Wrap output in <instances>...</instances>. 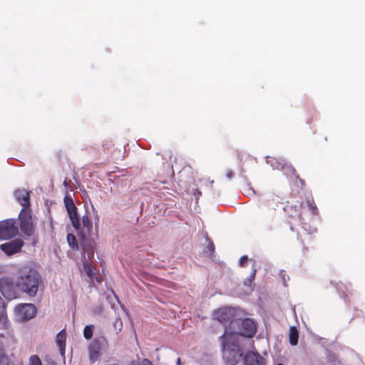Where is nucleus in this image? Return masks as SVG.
<instances>
[{
    "mask_svg": "<svg viewBox=\"0 0 365 365\" xmlns=\"http://www.w3.org/2000/svg\"><path fill=\"white\" fill-rule=\"evenodd\" d=\"M220 339L226 363L230 365L237 364L242 359L246 344L238 341L235 335L223 334Z\"/></svg>",
    "mask_w": 365,
    "mask_h": 365,
    "instance_id": "nucleus-1",
    "label": "nucleus"
},
{
    "mask_svg": "<svg viewBox=\"0 0 365 365\" xmlns=\"http://www.w3.org/2000/svg\"><path fill=\"white\" fill-rule=\"evenodd\" d=\"M257 331V326L255 322L250 319H237L232 327H226L225 331L227 335H235L238 341L245 344L250 343V339L252 338Z\"/></svg>",
    "mask_w": 365,
    "mask_h": 365,
    "instance_id": "nucleus-2",
    "label": "nucleus"
},
{
    "mask_svg": "<svg viewBox=\"0 0 365 365\" xmlns=\"http://www.w3.org/2000/svg\"><path fill=\"white\" fill-rule=\"evenodd\" d=\"M41 282V278L39 274L31 269L26 272H21L16 280V286L23 292L26 293L30 297H34L38 289V286Z\"/></svg>",
    "mask_w": 365,
    "mask_h": 365,
    "instance_id": "nucleus-3",
    "label": "nucleus"
},
{
    "mask_svg": "<svg viewBox=\"0 0 365 365\" xmlns=\"http://www.w3.org/2000/svg\"><path fill=\"white\" fill-rule=\"evenodd\" d=\"M238 310L232 307H222L214 312V319L226 327H232L236 323Z\"/></svg>",
    "mask_w": 365,
    "mask_h": 365,
    "instance_id": "nucleus-4",
    "label": "nucleus"
},
{
    "mask_svg": "<svg viewBox=\"0 0 365 365\" xmlns=\"http://www.w3.org/2000/svg\"><path fill=\"white\" fill-rule=\"evenodd\" d=\"M108 347V341L104 336L96 337L88 346L89 360L91 363L98 361L102 351Z\"/></svg>",
    "mask_w": 365,
    "mask_h": 365,
    "instance_id": "nucleus-5",
    "label": "nucleus"
},
{
    "mask_svg": "<svg viewBox=\"0 0 365 365\" xmlns=\"http://www.w3.org/2000/svg\"><path fill=\"white\" fill-rule=\"evenodd\" d=\"M37 312L36 307L32 304H20L15 308L17 319L25 322L34 318Z\"/></svg>",
    "mask_w": 365,
    "mask_h": 365,
    "instance_id": "nucleus-6",
    "label": "nucleus"
},
{
    "mask_svg": "<svg viewBox=\"0 0 365 365\" xmlns=\"http://www.w3.org/2000/svg\"><path fill=\"white\" fill-rule=\"evenodd\" d=\"M18 233V227L14 219H8L0 222V239L9 240Z\"/></svg>",
    "mask_w": 365,
    "mask_h": 365,
    "instance_id": "nucleus-7",
    "label": "nucleus"
},
{
    "mask_svg": "<svg viewBox=\"0 0 365 365\" xmlns=\"http://www.w3.org/2000/svg\"><path fill=\"white\" fill-rule=\"evenodd\" d=\"M16 287V284L14 285L13 281L9 278L2 277L0 279V292L9 300L18 297Z\"/></svg>",
    "mask_w": 365,
    "mask_h": 365,
    "instance_id": "nucleus-8",
    "label": "nucleus"
},
{
    "mask_svg": "<svg viewBox=\"0 0 365 365\" xmlns=\"http://www.w3.org/2000/svg\"><path fill=\"white\" fill-rule=\"evenodd\" d=\"M64 203L72 226L76 230H80V219L78 215L77 207H76L73 199L71 197L66 196L64 198Z\"/></svg>",
    "mask_w": 365,
    "mask_h": 365,
    "instance_id": "nucleus-9",
    "label": "nucleus"
},
{
    "mask_svg": "<svg viewBox=\"0 0 365 365\" xmlns=\"http://www.w3.org/2000/svg\"><path fill=\"white\" fill-rule=\"evenodd\" d=\"M281 200L282 198L279 195L271 194L259 200L257 206L263 212H272L281 204Z\"/></svg>",
    "mask_w": 365,
    "mask_h": 365,
    "instance_id": "nucleus-10",
    "label": "nucleus"
},
{
    "mask_svg": "<svg viewBox=\"0 0 365 365\" xmlns=\"http://www.w3.org/2000/svg\"><path fill=\"white\" fill-rule=\"evenodd\" d=\"M19 220L20 229L21 232L27 236L33 235L34 233V229L31 221V216L29 213L26 210L22 209L19 214Z\"/></svg>",
    "mask_w": 365,
    "mask_h": 365,
    "instance_id": "nucleus-11",
    "label": "nucleus"
},
{
    "mask_svg": "<svg viewBox=\"0 0 365 365\" xmlns=\"http://www.w3.org/2000/svg\"><path fill=\"white\" fill-rule=\"evenodd\" d=\"M24 242L20 239L14 240L0 245V249L7 255H12L21 251Z\"/></svg>",
    "mask_w": 365,
    "mask_h": 365,
    "instance_id": "nucleus-12",
    "label": "nucleus"
},
{
    "mask_svg": "<svg viewBox=\"0 0 365 365\" xmlns=\"http://www.w3.org/2000/svg\"><path fill=\"white\" fill-rule=\"evenodd\" d=\"M242 360L244 365H265L264 359L254 351H247Z\"/></svg>",
    "mask_w": 365,
    "mask_h": 365,
    "instance_id": "nucleus-13",
    "label": "nucleus"
},
{
    "mask_svg": "<svg viewBox=\"0 0 365 365\" xmlns=\"http://www.w3.org/2000/svg\"><path fill=\"white\" fill-rule=\"evenodd\" d=\"M304 231L299 235L303 246L305 249H308V246L313 244L316 240L317 230L314 229L312 231L307 232L306 227L303 226Z\"/></svg>",
    "mask_w": 365,
    "mask_h": 365,
    "instance_id": "nucleus-14",
    "label": "nucleus"
},
{
    "mask_svg": "<svg viewBox=\"0 0 365 365\" xmlns=\"http://www.w3.org/2000/svg\"><path fill=\"white\" fill-rule=\"evenodd\" d=\"M30 192L26 190L19 189L16 190L14 193L16 200L21 204L24 210L30 207Z\"/></svg>",
    "mask_w": 365,
    "mask_h": 365,
    "instance_id": "nucleus-15",
    "label": "nucleus"
},
{
    "mask_svg": "<svg viewBox=\"0 0 365 365\" xmlns=\"http://www.w3.org/2000/svg\"><path fill=\"white\" fill-rule=\"evenodd\" d=\"M83 270L86 273L87 276L89 277L91 285H94V281L96 280L98 282H101L102 281V278L101 277H97L96 274L94 272V268L92 265L88 262V261L83 262Z\"/></svg>",
    "mask_w": 365,
    "mask_h": 365,
    "instance_id": "nucleus-16",
    "label": "nucleus"
},
{
    "mask_svg": "<svg viewBox=\"0 0 365 365\" xmlns=\"http://www.w3.org/2000/svg\"><path fill=\"white\" fill-rule=\"evenodd\" d=\"M83 257L85 261L91 260L94 257V242H89L83 245Z\"/></svg>",
    "mask_w": 365,
    "mask_h": 365,
    "instance_id": "nucleus-17",
    "label": "nucleus"
},
{
    "mask_svg": "<svg viewBox=\"0 0 365 365\" xmlns=\"http://www.w3.org/2000/svg\"><path fill=\"white\" fill-rule=\"evenodd\" d=\"M82 223H83V236L84 238L89 236L91 233L93 229V223L91 218L85 215L82 217Z\"/></svg>",
    "mask_w": 365,
    "mask_h": 365,
    "instance_id": "nucleus-18",
    "label": "nucleus"
},
{
    "mask_svg": "<svg viewBox=\"0 0 365 365\" xmlns=\"http://www.w3.org/2000/svg\"><path fill=\"white\" fill-rule=\"evenodd\" d=\"M66 332L65 329H62L60 331L56 339V342L59 347L60 351L61 354H64L65 348H66Z\"/></svg>",
    "mask_w": 365,
    "mask_h": 365,
    "instance_id": "nucleus-19",
    "label": "nucleus"
},
{
    "mask_svg": "<svg viewBox=\"0 0 365 365\" xmlns=\"http://www.w3.org/2000/svg\"><path fill=\"white\" fill-rule=\"evenodd\" d=\"M205 242L207 243V245L205 246L204 249V253L209 257L210 258L213 257V255L215 251V246L214 245V242L212 241V240L206 237Z\"/></svg>",
    "mask_w": 365,
    "mask_h": 365,
    "instance_id": "nucleus-20",
    "label": "nucleus"
},
{
    "mask_svg": "<svg viewBox=\"0 0 365 365\" xmlns=\"http://www.w3.org/2000/svg\"><path fill=\"white\" fill-rule=\"evenodd\" d=\"M299 333L295 327H291L289 334V341L291 345L296 346L298 343Z\"/></svg>",
    "mask_w": 365,
    "mask_h": 365,
    "instance_id": "nucleus-21",
    "label": "nucleus"
},
{
    "mask_svg": "<svg viewBox=\"0 0 365 365\" xmlns=\"http://www.w3.org/2000/svg\"><path fill=\"white\" fill-rule=\"evenodd\" d=\"M94 325H86L83 329V336L86 339H91L93 335Z\"/></svg>",
    "mask_w": 365,
    "mask_h": 365,
    "instance_id": "nucleus-22",
    "label": "nucleus"
},
{
    "mask_svg": "<svg viewBox=\"0 0 365 365\" xmlns=\"http://www.w3.org/2000/svg\"><path fill=\"white\" fill-rule=\"evenodd\" d=\"M67 241H68L69 246L73 250L78 249V242H77L76 236L73 234L69 233L67 235Z\"/></svg>",
    "mask_w": 365,
    "mask_h": 365,
    "instance_id": "nucleus-23",
    "label": "nucleus"
},
{
    "mask_svg": "<svg viewBox=\"0 0 365 365\" xmlns=\"http://www.w3.org/2000/svg\"><path fill=\"white\" fill-rule=\"evenodd\" d=\"M283 168L287 172V173H290L292 175L295 176L297 179H299L302 185H304V181L303 180H302L298 175H297V171L294 168L290 167V166H287V167H283Z\"/></svg>",
    "mask_w": 365,
    "mask_h": 365,
    "instance_id": "nucleus-24",
    "label": "nucleus"
},
{
    "mask_svg": "<svg viewBox=\"0 0 365 365\" xmlns=\"http://www.w3.org/2000/svg\"><path fill=\"white\" fill-rule=\"evenodd\" d=\"M307 204L313 214H317L318 209L313 199H307Z\"/></svg>",
    "mask_w": 365,
    "mask_h": 365,
    "instance_id": "nucleus-25",
    "label": "nucleus"
},
{
    "mask_svg": "<svg viewBox=\"0 0 365 365\" xmlns=\"http://www.w3.org/2000/svg\"><path fill=\"white\" fill-rule=\"evenodd\" d=\"M103 150L106 153H109L112 152V150L114 148L113 144L110 141H106L103 144Z\"/></svg>",
    "mask_w": 365,
    "mask_h": 365,
    "instance_id": "nucleus-26",
    "label": "nucleus"
},
{
    "mask_svg": "<svg viewBox=\"0 0 365 365\" xmlns=\"http://www.w3.org/2000/svg\"><path fill=\"white\" fill-rule=\"evenodd\" d=\"M29 365H41V361L37 355H32L29 359Z\"/></svg>",
    "mask_w": 365,
    "mask_h": 365,
    "instance_id": "nucleus-27",
    "label": "nucleus"
},
{
    "mask_svg": "<svg viewBox=\"0 0 365 365\" xmlns=\"http://www.w3.org/2000/svg\"><path fill=\"white\" fill-rule=\"evenodd\" d=\"M113 327L117 331V333L123 329V322L120 318H116L113 322Z\"/></svg>",
    "mask_w": 365,
    "mask_h": 365,
    "instance_id": "nucleus-28",
    "label": "nucleus"
},
{
    "mask_svg": "<svg viewBox=\"0 0 365 365\" xmlns=\"http://www.w3.org/2000/svg\"><path fill=\"white\" fill-rule=\"evenodd\" d=\"M0 365H8V358L1 350H0Z\"/></svg>",
    "mask_w": 365,
    "mask_h": 365,
    "instance_id": "nucleus-29",
    "label": "nucleus"
},
{
    "mask_svg": "<svg viewBox=\"0 0 365 365\" xmlns=\"http://www.w3.org/2000/svg\"><path fill=\"white\" fill-rule=\"evenodd\" d=\"M5 318V307L3 299L0 297V320Z\"/></svg>",
    "mask_w": 365,
    "mask_h": 365,
    "instance_id": "nucleus-30",
    "label": "nucleus"
},
{
    "mask_svg": "<svg viewBox=\"0 0 365 365\" xmlns=\"http://www.w3.org/2000/svg\"><path fill=\"white\" fill-rule=\"evenodd\" d=\"M255 274H256V269H254L252 272L251 273V274L249 276V277L247 279V281L249 282V284L248 285L249 286H251V284L252 282H253V280L255 279Z\"/></svg>",
    "mask_w": 365,
    "mask_h": 365,
    "instance_id": "nucleus-31",
    "label": "nucleus"
},
{
    "mask_svg": "<svg viewBox=\"0 0 365 365\" xmlns=\"http://www.w3.org/2000/svg\"><path fill=\"white\" fill-rule=\"evenodd\" d=\"M247 260H248V257L247 256L241 257L240 259V262H239L240 265L241 267H244L245 265L246 262H247Z\"/></svg>",
    "mask_w": 365,
    "mask_h": 365,
    "instance_id": "nucleus-32",
    "label": "nucleus"
},
{
    "mask_svg": "<svg viewBox=\"0 0 365 365\" xmlns=\"http://www.w3.org/2000/svg\"><path fill=\"white\" fill-rule=\"evenodd\" d=\"M234 175H235L234 172L230 170H227L226 173V177H227V178H228L230 180L232 179L234 177Z\"/></svg>",
    "mask_w": 365,
    "mask_h": 365,
    "instance_id": "nucleus-33",
    "label": "nucleus"
},
{
    "mask_svg": "<svg viewBox=\"0 0 365 365\" xmlns=\"http://www.w3.org/2000/svg\"><path fill=\"white\" fill-rule=\"evenodd\" d=\"M139 365H153V364L150 360L145 359L140 362Z\"/></svg>",
    "mask_w": 365,
    "mask_h": 365,
    "instance_id": "nucleus-34",
    "label": "nucleus"
},
{
    "mask_svg": "<svg viewBox=\"0 0 365 365\" xmlns=\"http://www.w3.org/2000/svg\"><path fill=\"white\" fill-rule=\"evenodd\" d=\"M194 195H196L197 196V199H198L199 196L201 195V192L198 190H195V192H193Z\"/></svg>",
    "mask_w": 365,
    "mask_h": 365,
    "instance_id": "nucleus-35",
    "label": "nucleus"
},
{
    "mask_svg": "<svg viewBox=\"0 0 365 365\" xmlns=\"http://www.w3.org/2000/svg\"><path fill=\"white\" fill-rule=\"evenodd\" d=\"M180 359L178 358V361H177V363H180Z\"/></svg>",
    "mask_w": 365,
    "mask_h": 365,
    "instance_id": "nucleus-36",
    "label": "nucleus"
},
{
    "mask_svg": "<svg viewBox=\"0 0 365 365\" xmlns=\"http://www.w3.org/2000/svg\"><path fill=\"white\" fill-rule=\"evenodd\" d=\"M277 365H283V364L279 363V364H277Z\"/></svg>",
    "mask_w": 365,
    "mask_h": 365,
    "instance_id": "nucleus-37",
    "label": "nucleus"
}]
</instances>
